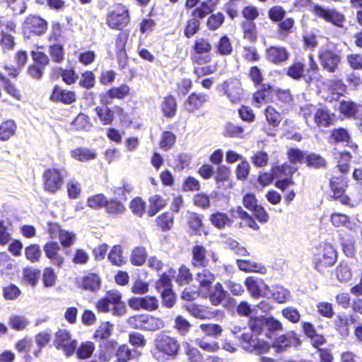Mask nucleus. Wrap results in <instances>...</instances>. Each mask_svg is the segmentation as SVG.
<instances>
[{"instance_id":"obj_54","label":"nucleus","mask_w":362,"mask_h":362,"mask_svg":"<svg viewBox=\"0 0 362 362\" xmlns=\"http://www.w3.org/2000/svg\"><path fill=\"white\" fill-rule=\"evenodd\" d=\"M175 141L176 136L169 131H165L162 134L160 147L163 151H168L173 147Z\"/></svg>"},{"instance_id":"obj_28","label":"nucleus","mask_w":362,"mask_h":362,"mask_svg":"<svg viewBox=\"0 0 362 362\" xmlns=\"http://www.w3.org/2000/svg\"><path fill=\"white\" fill-rule=\"evenodd\" d=\"M73 158L81 162H86L96 158L97 153L94 149L84 147L77 148L71 151Z\"/></svg>"},{"instance_id":"obj_36","label":"nucleus","mask_w":362,"mask_h":362,"mask_svg":"<svg viewBox=\"0 0 362 362\" xmlns=\"http://www.w3.org/2000/svg\"><path fill=\"white\" fill-rule=\"evenodd\" d=\"M22 294L20 288L14 284H9L2 288V296L6 300H15Z\"/></svg>"},{"instance_id":"obj_35","label":"nucleus","mask_w":362,"mask_h":362,"mask_svg":"<svg viewBox=\"0 0 362 362\" xmlns=\"http://www.w3.org/2000/svg\"><path fill=\"white\" fill-rule=\"evenodd\" d=\"M292 341L300 344V339L294 331L280 335L276 339V344L278 347L285 349L291 346Z\"/></svg>"},{"instance_id":"obj_27","label":"nucleus","mask_w":362,"mask_h":362,"mask_svg":"<svg viewBox=\"0 0 362 362\" xmlns=\"http://www.w3.org/2000/svg\"><path fill=\"white\" fill-rule=\"evenodd\" d=\"M114 325L109 321L102 322L95 329L93 339L95 341L107 339L113 332Z\"/></svg>"},{"instance_id":"obj_40","label":"nucleus","mask_w":362,"mask_h":362,"mask_svg":"<svg viewBox=\"0 0 362 362\" xmlns=\"http://www.w3.org/2000/svg\"><path fill=\"white\" fill-rule=\"evenodd\" d=\"M95 112L100 122L105 125L111 124L114 119L113 112L106 105L97 107Z\"/></svg>"},{"instance_id":"obj_25","label":"nucleus","mask_w":362,"mask_h":362,"mask_svg":"<svg viewBox=\"0 0 362 362\" xmlns=\"http://www.w3.org/2000/svg\"><path fill=\"white\" fill-rule=\"evenodd\" d=\"M339 112L346 117H359L362 112V105L352 101L342 100L339 106Z\"/></svg>"},{"instance_id":"obj_20","label":"nucleus","mask_w":362,"mask_h":362,"mask_svg":"<svg viewBox=\"0 0 362 362\" xmlns=\"http://www.w3.org/2000/svg\"><path fill=\"white\" fill-rule=\"evenodd\" d=\"M332 155L337 163V168L342 173H346L350 168L349 162L351 156L346 151H339L337 148H334L332 151Z\"/></svg>"},{"instance_id":"obj_13","label":"nucleus","mask_w":362,"mask_h":362,"mask_svg":"<svg viewBox=\"0 0 362 362\" xmlns=\"http://www.w3.org/2000/svg\"><path fill=\"white\" fill-rule=\"evenodd\" d=\"M300 327L304 335L310 340L312 346L318 348L327 342L324 334L318 333L314 325L308 321H303Z\"/></svg>"},{"instance_id":"obj_52","label":"nucleus","mask_w":362,"mask_h":362,"mask_svg":"<svg viewBox=\"0 0 362 362\" xmlns=\"http://www.w3.org/2000/svg\"><path fill=\"white\" fill-rule=\"evenodd\" d=\"M264 114L267 121L273 127H277L282 119L281 114L272 106L267 107Z\"/></svg>"},{"instance_id":"obj_41","label":"nucleus","mask_w":362,"mask_h":362,"mask_svg":"<svg viewBox=\"0 0 362 362\" xmlns=\"http://www.w3.org/2000/svg\"><path fill=\"white\" fill-rule=\"evenodd\" d=\"M173 275L163 272L160 275L159 279L155 283V288L160 292L165 289L173 288Z\"/></svg>"},{"instance_id":"obj_45","label":"nucleus","mask_w":362,"mask_h":362,"mask_svg":"<svg viewBox=\"0 0 362 362\" xmlns=\"http://www.w3.org/2000/svg\"><path fill=\"white\" fill-rule=\"evenodd\" d=\"M211 221L214 226H225L234 223L232 218L225 213L217 212L211 216Z\"/></svg>"},{"instance_id":"obj_7","label":"nucleus","mask_w":362,"mask_h":362,"mask_svg":"<svg viewBox=\"0 0 362 362\" xmlns=\"http://www.w3.org/2000/svg\"><path fill=\"white\" fill-rule=\"evenodd\" d=\"M53 345L56 349L62 351L66 357H70L75 353L78 342L72 338L69 330L59 329L54 333Z\"/></svg>"},{"instance_id":"obj_42","label":"nucleus","mask_w":362,"mask_h":362,"mask_svg":"<svg viewBox=\"0 0 362 362\" xmlns=\"http://www.w3.org/2000/svg\"><path fill=\"white\" fill-rule=\"evenodd\" d=\"M29 323V320L21 315H11L8 320V324L11 328L16 331L23 330Z\"/></svg>"},{"instance_id":"obj_6","label":"nucleus","mask_w":362,"mask_h":362,"mask_svg":"<svg viewBox=\"0 0 362 362\" xmlns=\"http://www.w3.org/2000/svg\"><path fill=\"white\" fill-rule=\"evenodd\" d=\"M130 21L129 9L127 6L117 4L107 12L106 23L112 29L122 30Z\"/></svg>"},{"instance_id":"obj_46","label":"nucleus","mask_w":362,"mask_h":362,"mask_svg":"<svg viewBox=\"0 0 362 362\" xmlns=\"http://www.w3.org/2000/svg\"><path fill=\"white\" fill-rule=\"evenodd\" d=\"M185 354L187 356L189 362H203L202 354L197 348L189 344L185 346Z\"/></svg>"},{"instance_id":"obj_57","label":"nucleus","mask_w":362,"mask_h":362,"mask_svg":"<svg viewBox=\"0 0 362 362\" xmlns=\"http://www.w3.org/2000/svg\"><path fill=\"white\" fill-rule=\"evenodd\" d=\"M105 207L107 213L115 215L122 214L125 211L123 204L116 199L107 200Z\"/></svg>"},{"instance_id":"obj_18","label":"nucleus","mask_w":362,"mask_h":362,"mask_svg":"<svg viewBox=\"0 0 362 362\" xmlns=\"http://www.w3.org/2000/svg\"><path fill=\"white\" fill-rule=\"evenodd\" d=\"M49 99L52 102H59L65 105H69L76 101V97L75 92L63 89L59 86H55Z\"/></svg>"},{"instance_id":"obj_10","label":"nucleus","mask_w":362,"mask_h":362,"mask_svg":"<svg viewBox=\"0 0 362 362\" xmlns=\"http://www.w3.org/2000/svg\"><path fill=\"white\" fill-rule=\"evenodd\" d=\"M319 59L322 67L330 73L335 71L341 61L339 52L328 47L320 50Z\"/></svg>"},{"instance_id":"obj_64","label":"nucleus","mask_w":362,"mask_h":362,"mask_svg":"<svg viewBox=\"0 0 362 362\" xmlns=\"http://www.w3.org/2000/svg\"><path fill=\"white\" fill-rule=\"evenodd\" d=\"M329 90L332 93V99L337 100L346 91V86L341 80H334L331 82Z\"/></svg>"},{"instance_id":"obj_9","label":"nucleus","mask_w":362,"mask_h":362,"mask_svg":"<svg viewBox=\"0 0 362 362\" xmlns=\"http://www.w3.org/2000/svg\"><path fill=\"white\" fill-rule=\"evenodd\" d=\"M311 11L316 16L322 18L326 22L331 23L339 28L344 27L346 21L345 16L337 10L315 4L312 6Z\"/></svg>"},{"instance_id":"obj_53","label":"nucleus","mask_w":362,"mask_h":362,"mask_svg":"<svg viewBox=\"0 0 362 362\" xmlns=\"http://www.w3.org/2000/svg\"><path fill=\"white\" fill-rule=\"evenodd\" d=\"M160 292L163 306L167 308H171L173 307L176 302V296L173 288L165 289Z\"/></svg>"},{"instance_id":"obj_24","label":"nucleus","mask_w":362,"mask_h":362,"mask_svg":"<svg viewBox=\"0 0 362 362\" xmlns=\"http://www.w3.org/2000/svg\"><path fill=\"white\" fill-rule=\"evenodd\" d=\"M185 308L192 316L200 320L210 319L212 317V313L206 305L192 303L185 305Z\"/></svg>"},{"instance_id":"obj_55","label":"nucleus","mask_w":362,"mask_h":362,"mask_svg":"<svg viewBox=\"0 0 362 362\" xmlns=\"http://www.w3.org/2000/svg\"><path fill=\"white\" fill-rule=\"evenodd\" d=\"M245 284L252 297L258 298L262 296L259 286L253 277H247L245 280Z\"/></svg>"},{"instance_id":"obj_56","label":"nucleus","mask_w":362,"mask_h":362,"mask_svg":"<svg viewBox=\"0 0 362 362\" xmlns=\"http://www.w3.org/2000/svg\"><path fill=\"white\" fill-rule=\"evenodd\" d=\"M25 255L27 259L31 262H37L41 256L40 246L37 244H33L25 247Z\"/></svg>"},{"instance_id":"obj_59","label":"nucleus","mask_w":362,"mask_h":362,"mask_svg":"<svg viewBox=\"0 0 362 362\" xmlns=\"http://www.w3.org/2000/svg\"><path fill=\"white\" fill-rule=\"evenodd\" d=\"M193 276L189 269L185 264H182L178 269L177 282L180 284H189L192 280Z\"/></svg>"},{"instance_id":"obj_48","label":"nucleus","mask_w":362,"mask_h":362,"mask_svg":"<svg viewBox=\"0 0 362 362\" xmlns=\"http://www.w3.org/2000/svg\"><path fill=\"white\" fill-rule=\"evenodd\" d=\"M57 278V274L52 267H47L44 269L42 276L44 287L49 288L54 286L56 284Z\"/></svg>"},{"instance_id":"obj_14","label":"nucleus","mask_w":362,"mask_h":362,"mask_svg":"<svg viewBox=\"0 0 362 362\" xmlns=\"http://www.w3.org/2000/svg\"><path fill=\"white\" fill-rule=\"evenodd\" d=\"M222 88L225 95L232 103H238L240 101L243 95V88L239 80L230 78L222 84Z\"/></svg>"},{"instance_id":"obj_51","label":"nucleus","mask_w":362,"mask_h":362,"mask_svg":"<svg viewBox=\"0 0 362 362\" xmlns=\"http://www.w3.org/2000/svg\"><path fill=\"white\" fill-rule=\"evenodd\" d=\"M242 28L244 33V38L250 42L257 39L256 25L252 21H245L242 23Z\"/></svg>"},{"instance_id":"obj_1","label":"nucleus","mask_w":362,"mask_h":362,"mask_svg":"<svg viewBox=\"0 0 362 362\" xmlns=\"http://www.w3.org/2000/svg\"><path fill=\"white\" fill-rule=\"evenodd\" d=\"M248 327L251 332L241 334L240 344L246 351L257 354L267 353L271 348L268 342L258 337L259 335L272 339L284 329L281 321L272 316L264 315L250 317Z\"/></svg>"},{"instance_id":"obj_5","label":"nucleus","mask_w":362,"mask_h":362,"mask_svg":"<svg viewBox=\"0 0 362 362\" xmlns=\"http://www.w3.org/2000/svg\"><path fill=\"white\" fill-rule=\"evenodd\" d=\"M127 322L132 329L147 332H155L165 327L161 318L148 314L134 315L127 319Z\"/></svg>"},{"instance_id":"obj_63","label":"nucleus","mask_w":362,"mask_h":362,"mask_svg":"<svg viewBox=\"0 0 362 362\" xmlns=\"http://www.w3.org/2000/svg\"><path fill=\"white\" fill-rule=\"evenodd\" d=\"M116 360L129 361L132 358V351L127 344L120 345L115 352Z\"/></svg>"},{"instance_id":"obj_31","label":"nucleus","mask_w":362,"mask_h":362,"mask_svg":"<svg viewBox=\"0 0 362 362\" xmlns=\"http://www.w3.org/2000/svg\"><path fill=\"white\" fill-rule=\"evenodd\" d=\"M351 323H355L356 320L351 317ZM336 329L341 334L347 335L349 332L350 322L349 317L344 314H338L334 322Z\"/></svg>"},{"instance_id":"obj_33","label":"nucleus","mask_w":362,"mask_h":362,"mask_svg":"<svg viewBox=\"0 0 362 362\" xmlns=\"http://www.w3.org/2000/svg\"><path fill=\"white\" fill-rule=\"evenodd\" d=\"M95 349V344L90 341L81 342L76 349V354L78 359H86L90 358Z\"/></svg>"},{"instance_id":"obj_38","label":"nucleus","mask_w":362,"mask_h":362,"mask_svg":"<svg viewBox=\"0 0 362 362\" xmlns=\"http://www.w3.org/2000/svg\"><path fill=\"white\" fill-rule=\"evenodd\" d=\"M108 259L115 266H122L125 263L122 257V250L120 245H114L108 254Z\"/></svg>"},{"instance_id":"obj_39","label":"nucleus","mask_w":362,"mask_h":362,"mask_svg":"<svg viewBox=\"0 0 362 362\" xmlns=\"http://www.w3.org/2000/svg\"><path fill=\"white\" fill-rule=\"evenodd\" d=\"M331 139L334 143H346L347 146L351 143V136L344 128L334 129L331 133Z\"/></svg>"},{"instance_id":"obj_62","label":"nucleus","mask_w":362,"mask_h":362,"mask_svg":"<svg viewBox=\"0 0 362 362\" xmlns=\"http://www.w3.org/2000/svg\"><path fill=\"white\" fill-rule=\"evenodd\" d=\"M217 52L221 55L230 54L232 52V45L227 36H223L216 45Z\"/></svg>"},{"instance_id":"obj_50","label":"nucleus","mask_w":362,"mask_h":362,"mask_svg":"<svg viewBox=\"0 0 362 362\" xmlns=\"http://www.w3.org/2000/svg\"><path fill=\"white\" fill-rule=\"evenodd\" d=\"M191 327L189 321L182 315H177L175 319L174 328L178 332L180 335H186Z\"/></svg>"},{"instance_id":"obj_8","label":"nucleus","mask_w":362,"mask_h":362,"mask_svg":"<svg viewBox=\"0 0 362 362\" xmlns=\"http://www.w3.org/2000/svg\"><path fill=\"white\" fill-rule=\"evenodd\" d=\"M66 171L64 168H49L43 173V184L45 190L55 193L64 183Z\"/></svg>"},{"instance_id":"obj_44","label":"nucleus","mask_w":362,"mask_h":362,"mask_svg":"<svg viewBox=\"0 0 362 362\" xmlns=\"http://www.w3.org/2000/svg\"><path fill=\"white\" fill-rule=\"evenodd\" d=\"M272 170L273 175L276 177L286 176L291 178L292 175L297 170V167L284 163L281 166L274 168Z\"/></svg>"},{"instance_id":"obj_16","label":"nucleus","mask_w":362,"mask_h":362,"mask_svg":"<svg viewBox=\"0 0 362 362\" xmlns=\"http://www.w3.org/2000/svg\"><path fill=\"white\" fill-rule=\"evenodd\" d=\"M227 291L221 282H216L209 290L204 292V297L209 298L211 305H219L226 298Z\"/></svg>"},{"instance_id":"obj_61","label":"nucleus","mask_w":362,"mask_h":362,"mask_svg":"<svg viewBox=\"0 0 362 362\" xmlns=\"http://www.w3.org/2000/svg\"><path fill=\"white\" fill-rule=\"evenodd\" d=\"M225 16L223 13L218 12L210 16L207 20V27L211 30L218 29L224 22Z\"/></svg>"},{"instance_id":"obj_11","label":"nucleus","mask_w":362,"mask_h":362,"mask_svg":"<svg viewBox=\"0 0 362 362\" xmlns=\"http://www.w3.org/2000/svg\"><path fill=\"white\" fill-rule=\"evenodd\" d=\"M211 47L207 40L203 37L197 39L194 45V54L192 56V61L199 65L209 62L211 60L209 53Z\"/></svg>"},{"instance_id":"obj_34","label":"nucleus","mask_w":362,"mask_h":362,"mask_svg":"<svg viewBox=\"0 0 362 362\" xmlns=\"http://www.w3.org/2000/svg\"><path fill=\"white\" fill-rule=\"evenodd\" d=\"M147 258L146 249L142 246L136 247L132 252L130 262L134 266L143 265Z\"/></svg>"},{"instance_id":"obj_32","label":"nucleus","mask_w":362,"mask_h":362,"mask_svg":"<svg viewBox=\"0 0 362 362\" xmlns=\"http://www.w3.org/2000/svg\"><path fill=\"white\" fill-rule=\"evenodd\" d=\"M41 272L39 269L27 267L22 272L23 279L32 287H35L39 281Z\"/></svg>"},{"instance_id":"obj_30","label":"nucleus","mask_w":362,"mask_h":362,"mask_svg":"<svg viewBox=\"0 0 362 362\" xmlns=\"http://www.w3.org/2000/svg\"><path fill=\"white\" fill-rule=\"evenodd\" d=\"M17 126L14 120L8 119L0 124V140L8 141L16 132Z\"/></svg>"},{"instance_id":"obj_29","label":"nucleus","mask_w":362,"mask_h":362,"mask_svg":"<svg viewBox=\"0 0 362 362\" xmlns=\"http://www.w3.org/2000/svg\"><path fill=\"white\" fill-rule=\"evenodd\" d=\"M160 109L163 115L168 118H172L175 115L177 111V102L172 95L163 98L160 104Z\"/></svg>"},{"instance_id":"obj_49","label":"nucleus","mask_w":362,"mask_h":362,"mask_svg":"<svg viewBox=\"0 0 362 362\" xmlns=\"http://www.w3.org/2000/svg\"><path fill=\"white\" fill-rule=\"evenodd\" d=\"M58 238L63 247H69L75 242L76 234L73 232H69L59 228Z\"/></svg>"},{"instance_id":"obj_58","label":"nucleus","mask_w":362,"mask_h":362,"mask_svg":"<svg viewBox=\"0 0 362 362\" xmlns=\"http://www.w3.org/2000/svg\"><path fill=\"white\" fill-rule=\"evenodd\" d=\"M346 182L342 179L334 178L330 180V187L334 194V197H340L345 191Z\"/></svg>"},{"instance_id":"obj_22","label":"nucleus","mask_w":362,"mask_h":362,"mask_svg":"<svg viewBox=\"0 0 362 362\" xmlns=\"http://www.w3.org/2000/svg\"><path fill=\"white\" fill-rule=\"evenodd\" d=\"M208 95L203 93H193L189 95L185 103V108L189 112H194L195 110H199L207 101Z\"/></svg>"},{"instance_id":"obj_3","label":"nucleus","mask_w":362,"mask_h":362,"mask_svg":"<svg viewBox=\"0 0 362 362\" xmlns=\"http://www.w3.org/2000/svg\"><path fill=\"white\" fill-rule=\"evenodd\" d=\"M337 261V252L329 243H321L315 246L313 252V267L320 272L334 266Z\"/></svg>"},{"instance_id":"obj_60","label":"nucleus","mask_w":362,"mask_h":362,"mask_svg":"<svg viewBox=\"0 0 362 362\" xmlns=\"http://www.w3.org/2000/svg\"><path fill=\"white\" fill-rule=\"evenodd\" d=\"M129 208L134 215L141 217L145 211L146 203L141 198L136 197L130 202Z\"/></svg>"},{"instance_id":"obj_21","label":"nucleus","mask_w":362,"mask_h":362,"mask_svg":"<svg viewBox=\"0 0 362 362\" xmlns=\"http://www.w3.org/2000/svg\"><path fill=\"white\" fill-rule=\"evenodd\" d=\"M196 281L199 284L200 291L209 290L216 280V276L208 269H204L196 274Z\"/></svg>"},{"instance_id":"obj_4","label":"nucleus","mask_w":362,"mask_h":362,"mask_svg":"<svg viewBox=\"0 0 362 362\" xmlns=\"http://www.w3.org/2000/svg\"><path fill=\"white\" fill-rule=\"evenodd\" d=\"M303 116L308 126L315 124L317 127H327L331 125L335 115L326 107H316L313 105H308L301 108Z\"/></svg>"},{"instance_id":"obj_23","label":"nucleus","mask_w":362,"mask_h":362,"mask_svg":"<svg viewBox=\"0 0 362 362\" xmlns=\"http://www.w3.org/2000/svg\"><path fill=\"white\" fill-rule=\"evenodd\" d=\"M267 55L269 61L278 64L286 61L289 53L285 47L271 46L267 50Z\"/></svg>"},{"instance_id":"obj_47","label":"nucleus","mask_w":362,"mask_h":362,"mask_svg":"<svg viewBox=\"0 0 362 362\" xmlns=\"http://www.w3.org/2000/svg\"><path fill=\"white\" fill-rule=\"evenodd\" d=\"M282 316L293 324L298 323L300 320V313L297 308L288 306L281 310Z\"/></svg>"},{"instance_id":"obj_15","label":"nucleus","mask_w":362,"mask_h":362,"mask_svg":"<svg viewBox=\"0 0 362 362\" xmlns=\"http://www.w3.org/2000/svg\"><path fill=\"white\" fill-rule=\"evenodd\" d=\"M47 22L39 16H31L26 18L24 23V30L25 33H33L36 35H41L47 30Z\"/></svg>"},{"instance_id":"obj_26","label":"nucleus","mask_w":362,"mask_h":362,"mask_svg":"<svg viewBox=\"0 0 362 362\" xmlns=\"http://www.w3.org/2000/svg\"><path fill=\"white\" fill-rule=\"evenodd\" d=\"M192 264L194 267H206L208 265L206 250L202 245H197L192 247Z\"/></svg>"},{"instance_id":"obj_43","label":"nucleus","mask_w":362,"mask_h":362,"mask_svg":"<svg viewBox=\"0 0 362 362\" xmlns=\"http://www.w3.org/2000/svg\"><path fill=\"white\" fill-rule=\"evenodd\" d=\"M35 341L38 349L33 351L35 357L39 356L42 351V349L45 347L51 340V334L48 332H42L35 335Z\"/></svg>"},{"instance_id":"obj_19","label":"nucleus","mask_w":362,"mask_h":362,"mask_svg":"<svg viewBox=\"0 0 362 362\" xmlns=\"http://www.w3.org/2000/svg\"><path fill=\"white\" fill-rule=\"evenodd\" d=\"M78 286L84 291L95 292L101 286V279L98 274L90 272L81 278Z\"/></svg>"},{"instance_id":"obj_12","label":"nucleus","mask_w":362,"mask_h":362,"mask_svg":"<svg viewBox=\"0 0 362 362\" xmlns=\"http://www.w3.org/2000/svg\"><path fill=\"white\" fill-rule=\"evenodd\" d=\"M128 305L134 310L154 311L158 308L159 302L156 296H145L144 297H132L129 298L128 300Z\"/></svg>"},{"instance_id":"obj_37","label":"nucleus","mask_w":362,"mask_h":362,"mask_svg":"<svg viewBox=\"0 0 362 362\" xmlns=\"http://www.w3.org/2000/svg\"><path fill=\"white\" fill-rule=\"evenodd\" d=\"M165 205V201L158 194L151 196L149 198V208L148 214L149 216H153L159 210Z\"/></svg>"},{"instance_id":"obj_2","label":"nucleus","mask_w":362,"mask_h":362,"mask_svg":"<svg viewBox=\"0 0 362 362\" xmlns=\"http://www.w3.org/2000/svg\"><path fill=\"white\" fill-rule=\"evenodd\" d=\"M180 351V344L178 340L161 332L157 334L153 340L151 353L157 361L165 362L176 358Z\"/></svg>"},{"instance_id":"obj_17","label":"nucleus","mask_w":362,"mask_h":362,"mask_svg":"<svg viewBox=\"0 0 362 362\" xmlns=\"http://www.w3.org/2000/svg\"><path fill=\"white\" fill-rule=\"evenodd\" d=\"M43 250L45 256L51 261V262L60 268L64 264V258L59 254L61 247L59 245L54 241L47 243L43 246Z\"/></svg>"}]
</instances>
